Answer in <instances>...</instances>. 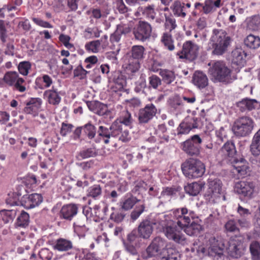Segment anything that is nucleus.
Here are the masks:
<instances>
[{
  "instance_id": "1",
  "label": "nucleus",
  "mask_w": 260,
  "mask_h": 260,
  "mask_svg": "<svg viewBox=\"0 0 260 260\" xmlns=\"http://www.w3.org/2000/svg\"><path fill=\"white\" fill-rule=\"evenodd\" d=\"M153 222L157 224L158 231L162 232L169 240L181 244L185 243L183 228L177 225L171 215L157 214Z\"/></svg>"
},
{
  "instance_id": "2",
  "label": "nucleus",
  "mask_w": 260,
  "mask_h": 260,
  "mask_svg": "<svg viewBox=\"0 0 260 260\" xmlns=\"http://www.w3.org/2000/svg\"><path fill=\"white\" fill-rule=\"evenodd\" d=\"M231 43V38L221 29H214L212 30L209 45V49H213L212 54L217 55H222L228 49Z\"/></svg>"
},
{
  "instance_id": "3",
  "label": "nucleus",
  "mask_w": 260,
  "mask_h": 260,
  "mask_svg": "<svg viewBox=\"0 0 260 260\" xmlns=\"http://www.w3.org/2000/svg\"><path fill=\"white\" fill-rule=\"evenodd\" d=\"M210 66L208 73L214 82L231 83L235 78L232 76L231 71L221 61H217L208 64Z\"/></svg>"
},
{
  "instance_id": "4",
  "label": "nucleus",
  "mask_w": 260,
  "mask_h": 260,
  "mask_svg": "<svg viewBox=\"0 0 260 260\" xmlns=\"http://www.w3.org/2000/svg\"><path fill=\"white\" fill-rule=\"evenodd\" d=\"M224 245L223 243L211 237L206 246L202 245L198 247L197 252L203 255L212 257L214 260H225L226 258L224 254Z\"/></svg>"
},
{
  "instance_id": "5",
  "label": "nucleus",
  "mask_w": 260,
  "mask_h": 260,
  "mask_svg": "<svg viewBox=\"0 0 260 260\" xmlns=\"http://www.w3.org/2000/svg\"><path fill=\"white\" fill-rule=\"evenodd\" d=\"M222 183L218 179H209L208 188L205 193L204 198L207 202L213 204L225 200V196L222 189Z\"/></svg>"
},
{
  "instance_id": "6",
  "label": "nucleus",
  "mask_w": 260,
  "mask_h": 260,
  "mask_svg": "<svg viewBox=\"0 0 260 260\" xmlns=\"http://www.w3.org/2000/svg\"><path fill=\"white\" fill-rule=\"evenodd\" d=\"M184 175L188 178H195L203 176L205 171L204 164L200 160L190 158L181 165Z\"/></svg>"
},
{
  "instance_id": "7",
  "label": "nucleus",
  "mask_w": 260,
  "mask_h": 260,
  "mask_svg": "<svg viewBox=\"0 0 260 260\" xmlns=\"http://www.w3.org/2000/svg\"><path fill=\"white\" fill-rule=\"evenodd\" d=\"M244 237L241 235L233 236L230 238L226 250L231 257L238 258L243 254L246 247L244 244Z\"/></svg>"
},
{
  "instance_id": "8",
  "label": "nucleus",
  "mask_w": 260,
  "mask_h": 260,
  "mask_svg": "<svg viewBox=\"0 0 260 260\" xmlns=\"http://www.w3.org/2000/svg\"><path fill=\"white\" fill-rule=\"evenodd\" d=\"M253 127L254 122L252 119L244 116L235 121L233 126V131L237 136L245 137L251 133Z\"/></svg>"
},
{
  "instance_id": "9",
  "label": "nucleus",
  "mask_w": 260,
  "mask_h": 260,
  "mask_svg": "<svg viewBox=\"0 0 260 260\" xmlns=\"http://www.w3.org/2000/svg\"><path fill=\"white\" fill-rule=\"evenodd\" d=\"M168 215H171L172 219L175 221L177 225L183 229L185 225L190 223L191 220L197 217L194 212L189 211L185 207L177 209L174 210L172 213Z\"/></svg>"
},
{
  "instance_id": "10",
  "label": "nucleus",
  "mask_w": 260,
  "mask_h": 260,
  "mask_svg": "<svg viewBox=\"0 0 260 260\" xmlns=\"http://www.w3.org/2000/svg\"><path fill=\"white\" fill-rule=\"evenodd\" d=\"M167 243L166 241L160 237L154 238L151 244L147 248L143 257L147 258L151 257H159L161 252L166 248Z\"/></svg>"
},
{
  "instance_id": "11",
  "label": "nucleus",
  "mask_w": 260,
  "mask_h": 260,
  "mask_svg": "<svg viewBox=\"0 0 260 260\" xmlns=\"http://www.w3.org/2000/svg\"><path fill=\"white\" fill-rule=\"evenodd\" d=\"M234 190L238 194L251 199L256 194V187L252 181H241L235 185Z\"/></svg>"
},
{
  "instance_id": "12",
  "label": "nucleus",
  "mask_w": 260,
  "mask_h": 260,
  "mask_svg": "<svg viewBox=\"0 0 260 260\" xmlns=\"http://www.w3.org/2000/svg\"><path fill=\"white\" fill-rule=\"evenodd\" d=\"M202 140L198 135L192 136L182 144V149L187 154L193 156L200 153Z\"/></svg>"
},
{
  "instance_id": "13",
  "label": "nucleus",
  "mask_w": 260,
  "mask_h": 260,
  "mask_svg": "<svg viewBox=\"0 0 260 260\" xmlns=\"http://www.w3.org/2000/svg\"><path fill=\"white\" fill-rule=\"evenodd\" d=\"M199 47L191 41H186L183 44L181 51L177 53L180 58H186L189 60L195 59L198 56Z\"/></svg>"
},
{
  "instance_id": "14",
  "label": "nucleus",
  "mask_w": 260,
  "mask_h": 260,
  "mask_svg": "<svg viewBox=\"0 0 260 260\" xmlns=\"http://www.w3.org/2000/svg\"><path fill=\"white\" fill-rule=\"evenodd\" d=\"M151 31L150 24L145 21H140L134 28L133 34L136 39L144 42L150 38Z\"/></svg>"
},
{
  "instance_id": "15",
  "label": "nucleus",
  "mask_w": 260,
  "mask_h": 260,
  "mask_svg": "<svg viewBox=\"0 0 260 260\" xmlns=\"http://www.w3.org/2000/svg\"><path fill=\"white\" fill-rule=\"evenodd\" d=\"M156 214H155L153 216H151V218H150L149 220L146 219L140 223L138 229V232L140 237L144 239L148 238L152 233L153 225L158 231V228L157 224H154L153 222L156 217Z\"/></svg>"
},
{
  "instance_id": "16",
  "label": "nucleus",
  "mask_w": 260,
  "mask_h": 260,
  "mask_svg": "<svg viewBox=\"0 0 260 260\" xmlns=\"http://www.w3.org/2000/svg\"><path fill=\"white\" fill-rule=\"evenodd\" d=\"M157 109L152 104L146 105L140 109L138 113V120L140 123H148L155 115Z\"/></svg>"
},
{
  "instance_id": "17",
  "label": "nucleus",
  "mask_w": 260,
  "mask_h": 260,
  "mask_svg": "<svg viewBox=\"0 0 260 260\" xmlns=\"http://www.w3.org/2000/svg\"><path fill=\"white\" fill-rule=\"evenodd\" d=\"M112 130V137L117 139L122 142H128L131 137L127 129H123L119 122H114L111 125Z\"/></svg>"
},
{
  "instance_id": "18",
  "label": "nucleus",
  "mask_w": 260,
  "mask_h": 260,
  "mask_svg": "<svg viewBox=\"0 0 260 260\" xmlns=\"http://www.w3.org/2000/svg\"><path fill=\"white\" fill-rule=\"evenodd\" d=\"M197 120L198 119L195 117H186L177 127V135L187 134L192 128H197Z\"/></svg>"
},
{
  "instance_id": "19",
  "label": "nucleus",
  "mask_w": 260,
  "mask_h": 260,
  "mask_svg": "<svg viewBox=\"0 0 260 260\" xmlns=\"http://www.w3.org/2000/svg\"><path fill=\"white\" fill-rule=\"evenodd\" d=\"M43 201V198L40 194L32 193L24 196L21 201L22 206L26 209H31L39 206Z\"/></svg>"
},
{
  "instance_id": "20",
  "label": "nucleus",
  "mask_w": 260,
  "mask_h": 260,
  "mask_svg": "<svg viewBox=\"0 0 260 260\" xmlns=\"http://www.w3.org/2000/svg\"><path fill=\"white\" fill-rule=\"evenodd\" d=\"M77 205L69 204L63 205L60 211V217L66 220H71L78 213Z\"/></svg>"
},
{
  "instance_id": "21",
  "label": "nucleus",
  "mask_w": 260,
  "mask_h": 260,
  "mask_svg": "<svg viewBox=\"0 0 260 260\" xmlns=\"http://www.w3.org/2000/svg\"><path fill=\"white\" fill-rule=\"evenodd\" d=\"M232 61L234 64L243 67L245 62L246 54L241 48H236L232 52Z\"/></svg>"
},
{
  "instance_id": "22",
  "label": "nucleus",
  "mask_w": 260,
  "mask_h": 260,
  "mask_svg": "<svg viewBox=\"0 0 260 260\" xmlns=\"http://www.w3.org/2000/svg\"><path fill=\"white\" fill-rule=\"evenodd\" d=\"M44 99L51 105H57L61 101V97L57 89L52 88L51 89H48L44 91L43 94Z\"/></svg>"
},
{
  "instance_id": "23",
  "label": "nucleus",
  "mask_w": 260,
  "mask_h": 260,
  "mask_svg": "<svg viewBox=\"0 0 260 260\" xmlns=\"http://www.w3.org/2000/svg\"><path fill=\"white\" fill-rule=\"evenodd\" d=\"M42 105V100L40 99H31L26 104L24 109V112L27 114L36 116L38 110Z\"/></svg>"
},
{
  "instance_id": "24",
  "label": "nucleus",
  "mask_w": 260,
  "mask_h": 260,
  "mask_svg": "<svg viewBox=\"0 0 260 260\" xmlns=\"http://www.w3.org/2000/svg\"><path fill=\"white\" fill-rule=\"evenodd\" d=\"M192 82L194 85L201 89L208 85V79L203 72L196 71L193 76Z\"/></svg>"
},
{
  "instance_id": "25",
  "label": "nucleus",
  "mask_w": 260,
  "mask_h": 260,
  "mask_svg": "<svg viewBox=\"0 0 260 260\" xmlns=\"http://www.w3.org/2000/svg\"><path fill=\"white\" fill-rule=\"evenodd\" d=\"M155 260H180V255L175 249L166 247Z\"/></svg>"
},
{
  "instance_id": "26",
  "label": "nucleus",
  "mask_w": 260,
  "mask_h": 260,
  "mask_svg": "<svg viewBox=\"0 0 260 260\" xmlns=\"http://www.w3.org/2000/svg\"><path fill=\"white\" fill-rule=\"evenodd\" d=\"M236 153L234 144L232 142H227L221 148L219 154L224 158L233 157Z\"/></svg>"
},
{
  "instance_id": "27",
  "label": "nucleus",
  "mask_w": 260,
  "mask_h": 260,
  "mask_svg": "<svg viewBox=\"0 0 260 260\" xmlns=\"http://www.w3.org/2000/svg\"><path fill=\"white\" fill-rule=\"evenodd\" d=\"M237 106L242 112L251 111L257 108L258 103L256 100L253 99H243L237 103Z\"/></svg>"
},
{
  "instance_id": "28",
  "label": "nucleus",
  "mask_w": 260,
  "mask_h": 260,
  "mask_svg": "<svg viewBox=\"0 0 260 260\" xmlns=\"http://www.w3.org/2000/svg\"><path fill=\"white\" fill-rule=\"evenodd\" d=\"M250 150L251 154L257 156L260 155V129L254 135L251 144Z\"/></svg>"
},
{
  "instance_id": "29",
  "label": "nucleus",
  "mask_w": 260,
  "mask_h": 260,
  "mask_svg": "<svg viewBox=\"0 0 260 260\" xmlns=\"http://www.w3.org/2000/svg\"><path fill=\"white\" fill-rule=\"evenodd\" d=\"M73 248L72 242L67 239L63 238H59L57 239L54 245L53 248L58 251H67Z\"/></svg>"
},
{
  "instance_id": "30",
  "label": "nucleus",
  "mask_w": 260,
  "mask_h": 260,
  "mask_svg": "<svg viewBox=\"0 0 260 260\" xmlns=\"http://www.w3.org/2000/svg\"><path fill=\"white\" fill-rule=\"evenodd\" d=\"M114 122H119L121 126H122V124H124L126 126L131 127L133 123L134 119L131 113L127 110H124L120 112L118 119Z\"/></svg>"
},
{
  "instance_id": "31",
  "label": "nucleus",
  "mask_w": 260,
  "mask_h": 260,
  "mask_svg": "<svg viewBox=\"0 0 260 260\" xmlns=\"http://www.w3.org/2000/svg\"><path fill=\"white\" fill-rule=\"evenodd\" d=\"M87 106L91 111L100 116L105 115L108 112L107 106L100 102L94 104L91 102L87 103Z\"/></svg>"
},
{
  "instance_id": "32",
  "label": "nucleus",
  "mask_w": 260,
  "mask_h": 260,
  "mask_svg": "<svg viewBox=\"0 0 260 260\" xmlns=\"http://www.w3.org/2000/svg\"><path fill=\"white\" fill-rule=\"evenodd\" d=\"M221 6V0H206L203 6V11L205 14H209L215 11Z\"/></svg>"
},
{
  "instance_id": "33",
  "label": "nucleus",
  "mask_w": 260,
  "mask_h": 260,
  "mask_svg": "<svg viewBox=\"0 0 260 260\" xmlns=\"http://www.w3.org/2000/svg\"><path fill=\"white\" fill-rule=\"evenodd\" d=\"M160 42L168 50L172 51L175 49L174 40L170 32H164L161 37Z\"/></svg>"
},
{
  "instance_id": "34",
  "label": "nucleus",
  "mask_w": 260,
  "mask_h": 260,
  "mask_svg": "<svg viewBox=\"0 0 260 260\" xmlns=\"http://www.w3.org/2000/svg\"><path fill=\"white\" fill-rule=\"evenodd\" d=\"M245 23L247 29L255 31L258 30L260 26V16L259 15H253L247 18Z\"/></svg>"
},
{
  "instance_id": "35",
  "label": "nucleus",
  "mask_w": 260,
  "mask_h": 260,
  "mask_svg": "<svg viewBox=\"0 0 260 260\" xmlns=\"http://www.w3.org/2000/svg\"><path fill=\"white\" fill-rule=\"evenodd\" d=\"M145 48L141 45H135L132 47L129 58L133 60L142 59L144 56Z\"/></svg>"
},
{
  "instance_id": "36",
  "label": "nucleus",
  "mask_w": 260,
  "mask_h": 260,
  "mask_svg": "<svg viewBox=\"0 0 260 260\" xmlns=\"http://www.w3.org/2000/svg\"><path fill=\"white\" fill-rule=\"evenodd\" d=\"M140 67V61L138 60L128 58V62L125 67L126 73L128 75L133 76L135 73L138 72Z\"/></svg>"
},
{
  "instance_id": "37",
  "label": "nucleus",
  "mask_w": 260,
  "mask_h": 260,
  "mask_svg": "<svg viewBox=\"0 0 260 260\" xmlns=\"http://www.w3.org/2000/svg\"><path fill=\"white\" fill-rule=\"evenodd\" d=\"M172 9L174 14L177 17L184 18L186 15L185 4L179 1H175L174 2Z\"/></svg>"
},
{
  "instance_id": "38",
  "label": "nucleus",
  "mask_w": 260,
  "mask_h": 260,
  "mask_svg": "<svg viewBox=\"0 0 260 260\" xmlns=\"http://www.w3.org/2000/svg\"><path fill=\"white\" fill-rule=\"evenodd\" d=\"M245 45L252 49L258 48L260 46V38L252 35H248L244 40Z\"/></svg>"
},
{
  "instance_id": "39",
  "label": "nucleus",
  "mask_w": 260,
  "mask_h": 260,
  "mask_svg": "<svg viewBox=\"0 0 260 260\" xmlns=\"http://www.w3.org/2000/svg\"><path fill=\"white\" fill-rule=\"evenodd\" d=\"M29 223V215L27 212L23 211L18 216L15 224L17 227L25 228L28 225Z\"/></svg>"
},
{
  "instance_id": "40",
  "label": "nucleus",
  "mask_w": 260,
  "mask_h": 260,
  "mask_svg": "<svg viewBox=\"0 0 260 260\" xmlns=\"http://www.w3.org/2000/svg\"><path fill=\"white\" fill-rule=\"evenodd\" d=\"M137 201L136 198L133 196H125L120 202L121 208L125 211L130 210Z\"/></svg>"
},
{
  "instance_id": "41",
  "label": "nucleus",
  "mask_w": 260,
  "mask_h": 260,
  "mask_svg": "<svg viewBox=\"0 0 260 260\" xmlns=\"http://www.w3.org/2000/svg\"><path fill=\"white\" fill-rule=\"evenodd\" d=\"M19 77L18 73L16 71H8L4 76V81L10 86H13Z\"/></svg>"
},
{
  "instance_id": "42",
  "label": "nucleus",
  "mask_w": 260,
  "mask_h": 260,
  "mask_svg": "<svg viewBox=\"0 0 260 260\" xmlns=\"http://www.w3.org/2000/svg\"><path fill=\"white\" fill-rule=\"evenodd\" d=\"M112 130L110 128L104 127L103 126H100L98 131V136L102 137L105 144H108L110 142V139L112 137Z\"/></svg>"
},
{
  "instance_id": "43",
  "label": "nucleus",
  "mask_w": 260,
  "mask_h": 260,
  "mask_svg": "<svg viewBox=\"0 0 260 260\" xmlns=\"http://www.w3.org/2000/svg\"><path fill=\"white\" fill-rule=\"evenodd\" d=\"M159 75L162 80L166 84H170L174 81L175 75L174 72L169 70H160Z\"/></svg>"
},
{
  "instance_id": "44",
  "label": "nucleus",
  "mask_w": 260,
  "mask_h": 260,
  "mask_svg": "<svg viewBox=\"0 0 260 260\" xmlns=\"http://www.w3.org/2000/svg\"><path fill=\"white\" fill-rule=\"evenodd\" d=\"M200 225L193 221L183 227L184 232L189 236H193L198 234L200 231Z\"/></svg>"
},
{
  "instance_id": "45",
  "label": "nucleus",
  "mask_w": 260,
  "mask_h": 260,
  "mask_svg": "<svg viewBox=\"0 0 260 260\" xmlns=\"http://www.w3.org/2000/svg\"><path fill=\"white\" fill-rule=\"evenodd\" d=\"M86 221L85 217H82L78 219L74 223L75 231L80 234H83L87 231L88 229L85 225Z\"/></svg>"
},
{
  "instance_id": "46",
  "label": "nucleus",
  "mask_w": 260,
  "mask_h": 260,
  "mask_svg": "<svg viewBox=\"0 0 260 260\" xmlns=\"http://www.w3.org/2000/svg\"><path fill=\"white\" fill-rule=\"evenodd\" d=\"M139 10L140 12H141L142 14L146 18L152 20L154 19L156 13L153 5H149L144 7H140L139 8Z\"/></svg>"
},
{
  "instance_id": "47",
  "label": "nucleus",
  "mask_w": 260,
  "mask_h": 260,
  "mask_svg": "<svg viewBox=\"0 0 260 260\" xmlns=\"http://www.w3.org/2000/svg\"><path fill=\"white\" fill-rule=\"evenodd\" d=\"M81 128L83 131L84 133L89 139H91L94 138L96 129L95 126L90 122H88L84 126H82Z\"/></svg>"
},
{
  "instance_id": "48",
  "label": "nucleus",
  "mask_w": 260,
  "mask_h": 260,
  "mask_svg": "<svg viewBox=\"0 0 260 260\" xmlns=\"http://www.w3.org/2000/svg\"><path fill=\"white\" fill-rule=\"evenodd\" d=\"M1 215L4 223L12 221L16 215V210H3L1 211Z\"/></svg>"
},
{
  "instance_id": "49",
  "label": "nucleus",
  "mask_w": 260,
  "mask_h": 260,
  "mask_svg": "<svg viewBox=\"0 0 260 260\" xmlns=\"http://www.w3.org/2000/svg\"><path fill=\"white\" fill-rule=\"evenodd\" d=\"M186 192L192 196H197L201 189V186L197 182L188 184L184 187Z\"/></svg>"
},
{
  "instance_id": "50",
  "label": "nucleus",
  "mask_w": 260,
  "mask_h": 260,
  "mask_svg": "<svg viewBox=\"0 0 260 260\" xmlns=\"http://www.w3.org/2000/svg\"><path fill=\"white\" fill-rule=\"evenodd\" d=\"M250 251L253 260H260V245L258 242L253 241L250 244Z\"/></svg>"
},
{
  "instance_id": "51",
  "label": "nucleus",
  "mask_w": 260,
  "mask_h": 260,
  "mask_svg": "<svg viewBox=\"0 0 260 260\" xmlns=\"http://www.w3.org/2000/svg\"><path fill=\"white\" fill-rule=\"evenodd\" d=\"M101 45V41L98 40L86 44L85 47L88 51H91L92 53H97L100 50Z\"/></svg>"
},
{
  "instance_id": "52",
  "label": "nucleus",
  "mask_w": 260,
  "mask_h": 260,
  "mask_svg": "<svg viewBox=\"0 0 260 260\" xmlns=\"http://www.w3.org/2000/svg\"><path fill=\"white\" fill-rule=\"evenodd\" d=\"M31 68V63L29 61H23L19 62L18 70L20 74L23 76H27Z\"/></svg>"
},
{
  "instance_id": "53",
  "label": "nucleus",
  "mask_w": 260,
  "mask_h": 260,
  "mask_svg": "<svg viewBox=\"0 0 260 260\" xmlns=\"http://www.w3.org/2000/svg\"><path fill=\"white\" fill-rule=\"evenodd\" d=\"M97 153L94 148H88L83 150L78 154L77 158L78 159L87 158L90 157L96 156Z\"/></svg>"
},
{
  "instance_id": "54",
  "label": "nucleus",
  "mask_w": 260,
  "mask_h": 260,
  "mask_svg": "<svg viewBox=\"0 0 260 260\" xmlns=\"http://www.w3.org/2000/svg\"><path fill=\"white\" fill-rule=\"evenodd\" d=\"M102 193V189L100 185H94L88 189V194L93 198H96Z\"/></svg>"
},
{
  "instance_id": "55",
  "label": "nucleus",
  "mask_w": 260,
  "mask_h": 260,
  "mask_svg": "<svg viewBox=\"0 0 260 260\" xmlns=\"http://www.w3.org/2000/svg\"><path fill=\"white\" fill-rule=\"evenodd\" d=\"M24 83L25 80L22 78L19 77L15 83L13 85V89L20 92H24L26 90L25 86L23 84Z\"/></svg>"
},
{
  "instance_id": "56",
  "label": "nucleus",
  "mask_w": 260,
  "mask_h": 260,
  "mask_svg": "<svg viewBox=\"0 0 260 260\" xmlns=\"http://www.w3.org/2000/svg\"><path fill=\"white\" fill-rule=\"evenodd\" d=\"M238 168L233 169V172L237 173L240 177H244L250 171L248 164L239 166Z\"/></svg>"
},
{
  "instance_id": "57",
  "label": "nucleus",
  "mask_w": 260,
  "mask_h": 260,
  "mask_svg": "<svg viewBox=\"0 0 260 260\" xmlns=\"http://www.w3.org/2000/svg\"><path fill=\"white\" fill-rule=\"evenodd\" d=\"M8 35L6 29V24L3 20H0V39L3 43H5Z\"/></svg>"
},
{
  "instance_id": "58",
  "label": "nucleus",
  "mask_w": 260,
  "mask_h": 260,
  "mask_svg": "<svg viewBox=\"0 0 260 260\" xmlns=\"http://www.w3.org/2000/svg\"><path fill=\"white\" fill-rule=\"evenodd\" d=\"M229 131L227 127H220L216 131L215 134L216 137L221 141L227 138L228 133Z\"/></svg>"
},
{
  "instance_id": "59",
  "label": "nucleus",
  "mask_w": 260,
  "mask_h": 260,
  "mask_svg": "<svg viewBox=\"0 0 260 260\" xmlns=\"http://www.w3.org/2000/svg\"><path fill=\"white\" fill-rule=\"evenodd\" d=\"M53 255V252L48 248H43L39 252V256L43 260H51Z\"/></svg>"
},
{
  "instance_id": "60",
  "label": "nucleus",
  "mask_w": 260,
  "mask_h": 260,
  "mask_svg": "<svg viewBox=\"0 0 260 260\" xmlns=\"http://www.w3.org/2000/svg\"><path fill=\"white\" fill-rule=\"evenodd\" d=\"M88 73V72L83 69L81 66H78L74 71V76L80 79L85 78Z\"/></svg>"
},
{
  "instance_id": "61",
  "label": "nucleus",
  "mask_w": 260,
  "mask_h": 260,
  "mask_svg": "<svg viewBox=\"0 0 260 260\" xmlns=\"http://www.w3.org/2000/svg\"><path fill=\"white\" fill-rule=\"evenodd\" d=\"M145 206L144 205H141L136 206L134 210L131 213V218L133 220L137 219L140 215L143 212L145 209Z\"/></svg>"
},
{
  "instance_id": "62",
  "label": "nucleus",
  "mask_w": 260,
  "mask_h": 260,
  "mask_svg": "<svg viewBox=\"0 0 260 260\" xmlns=\"http://www.w3.org/2000/svg\"><path fill=\"white\" fill-rule=\"evenodd\" d=\"M75 260H91V254L83 250L79 251L76 254Z\"/></svg>"
},
{
  "instance_id": "63",
  "label": "nucleus",
  "mask_w": 260,
  "mask_h": 260,
  "mask_svg": "<svg viewBox=\"0 0 260 260\" xmlns=\"http://www.w3.org/2000/svg\"><path fill=\"white\" fill-rule=\"evenodd\" d=\"M40 80L44 83V85L40 87L41 89L49 87L53 83L52 78L48 75H43V76L40 78Z\"/></svg>"
},
{
  "instance_id": "64",
  "label": "nucleus",
  "mask_w": 260,
  "mask_h": 260,
  "mask_svg": "<svg viewBox=\"0 0 260 260\" xmlns=\"http://www.w3.org/2000/svg\"><path fill=\"white\" fill-rule=\"evenodd\" d=\"M149 82L150 85L154 89L161 84L160 79L156 75H152L149 78Z\"/></svg>"
}]
</instances>
